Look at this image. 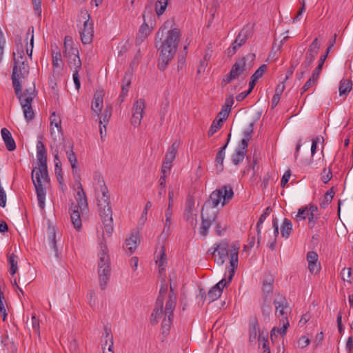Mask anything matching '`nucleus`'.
<instances>
[{"instance_id": "1", "label": "nucleus", "mask_w": 353, "mask_h": 353, "mask_svg": "<svg viewBox=\"0 0 353 353\" xmlns=\"http://www.w3.org/2000/svg\"><path fill=\"white\" fill-rule=\"evenodd\" d=\"M234 196L232 188L229 185H223L221 188L213 191L210 196V200L206 201L201 210V225L199 233L202 236H206L212 223L215 221L218 211L216 208L222 201L221 205L224 206Z\"/></svg>"}, {"instance_id": "2", "label": "nucleus", "mask_w": 353, "mask_h": 353, "mask_svg": "<svg viewBox=\"0 0 353 353\" xmlns=\"http://www.w3.org/2000/svg\"><path fill=\"white\" fill-rule=\"evenodd\" d=\"M37 158L38 168L32 170L31 177L36 190L38 205L43 209L46 194L43 185L50 183V178L47 167V152L43 143L41 141L37 144Z\"/></svg>"}, {"instance_id": "3", "label": "nucleus", "mask_w": 353, "mask_h": 353, "mask_svg": "<svg viewBox=\"0 0 353 353\" xmlns=\"http://www.w3.org/2000/svg\"><path fill=\"white\" fill-rule=\"evenodd\" d=\"M181 35V31L177 28H173L167 31L164 39L159 47L160 52L158 67L159 70H164L174 58Z\"/></svg>"}, {"instance_id": "4", "label": "nucleus", "mask_w": 353, "mask_h": 353, "mask_svg": "<svg viewBox=\"0 0 353 353\" xmlns=\"http://www.w3.org/2000/svg\"><path fill=\"white\" fill-rule=\"evenodd\" d=\"M29 74V65L26 62L22 44L17 49V54L14 52V65L11 80L15 94L21 91V81Z\"/></svg>"}, {"instance_id": "5", "label": "nucleus", "mask_w": 353, "mask_h": 353, "mask_svg": "<svg viewBox=\"0 0 353 353\" xmlns=\"http://www.w3.org/2000/svg\"><path fill=\"white\" fill-rule=\"evenodd\" d=\"M238 250L239 248L233 247L231 250L230 268L228 269L227 278L222 279L208 291L207 294H205V300L208 301L209 303L218 299L221 296L223 288H226L232 281L234 276L235 270L238 267Z\"/></svg>"}, {"instance_id": "6", "label": "nucleus", "mask_w": 353, "mask_h": 353, "mask_svg": "<svg viewBox=\"0 0 353 353\" xmlns=\"http://www.w3.org/2000/svg\"><path fill=\"white\" fill-rule=\"evenodd\" d=\"M162 289L160 290V294L162 293ZM176 304V295L173 292L172 286H170V292L168 296V299L166 301L165 307L164 310V314L165 316H173V312ZM163 299L161 295H159L156 302V307L153 310L151 315V323L156 324L158 323L159 319H160L163 313Z\"/></svg>"}, {"instance_id": "7", "label": "nucleus", "mask_w": 353, "mask_h": 353, "mask_svg": "<svg viewBox=\"0 0 353 353\" xmlns=\"http://www.w3.org/2000/svg\"><path fill=\"white\" fill-rule=\"evenodd\" d=\"M274 304L276 307V314L278 316H281L280 322L282 324V327L279 329L274 327L271 331V339L273 340L274 337L276 336V333L284 336L286 334L287 329L289 327V321L288 320V315L290 313V308L288 305L286 300L280 296L279 299L274 301Z\"/></svg>"}, {"instance_id": "8", "label": "nucleus", "mask_w": 353, "mask_h": 353, "mask_svg": "<svg viewBox=\"0 0 353 353\" xmlns=\"http://www.w3.org/2000/svg\"><path fill=\"white\" fill-rule=\"evenodd\" d=\"M98 273L100 286L102 290L106 287L110 275V259L108 255V248L105 245H101V252L99 254Z\"/></svg>"}, {"instance_id": "9", "label": "nucleus", "mask_w": 353, "mask_h": 353, "mask_svg": "<svg viewBox=\"0 0 353 353\" xmlns=\"http://www.w3.org/2000/svg\"><path fill=\"white\" fill-rule=\"evenodd\" d=\"M20 104L22 107L24 117L27 121L32 120L34 117V113L32 108V103L36 97L34 85L32 88L26 89L23 92H19L16 94Z\"/></svg>"}, {"instance_id": "10", "label": "nucleus", "mask_w": 353, "mask_h": 353, "mask_svg": "<svg viewBox=\"0 0 353 353\" xmlns=\"http://www.w3.org/2000/svg\"><path fill=\"white\" fill-rule=\"evenodd\" d=\"M72 39L66 36L64 40V57L69 67L73 71H79L81 68V61L79 57V50L72 46Z\"/></svg>"}, {"instance_id": "11", "label": "nucleus", "mask_w": 353, "mask_h": 353, "mask_svg": "<svg viewBox=\"0 0 353 353\" xmlns=\"http://www.w3.org/2000/svg\"><path fill=\"white\" fill-rule=\"evenodd\" d=\"M319 49L320 44L319 43L318 39L316 38L310 45L305 54V60L301 64V67L305 69V70H308L310 66L312 65L316 57L317 56Z\"/></svg>"}, {"instance_id": "12", "label": "nucleus", "mask_w": 353, "mask_h": 353, "mask_svg": "<svg viewBox=\"0 0 353 353\" xmlns=\"http://www.w3.org/2000/svg\"><path fill=\"white\" fill-rule=\"evenodd\" d=\"M101 192V196L98 199V207L100 216H106L108 212L112 214V208L110 206V200L109 192L107 188H103Z\"/></svg>"}, {"instance_id": "13", "label": "nucleus", "mask_w": 353, "mask_h": 353, "mask_svg": "<svg viewBox=\"0 0 353 353\" xmlns=\"http://www.w3.org/2000/svg\"><path fill=\"white\" fill-rule=\"evenodd\" d=\"M87 15L88 17L90 18V15L88 13ZM79 32L81 42L84 45L90 44L94 36L93 23L90 21L89 19L85 20L83 23V28Z\"/></svg>"}, {"instance_id": "14", "label": "nucleus", "mask_w": 353, "mask_h": 353, "mask_svg": "<svg viewBox=\"0 0 353 353\" xmlns=\"http://www.w3.org/2000/svg\"><path fill=\"white\" fill-rule=\"evenodd\" d=\"M228 244L227 242H221L220 243H215L212 254L214 255L218 252L219 258L215 259V261L219 265H223L225 261V257L228 255Z\"/></svg>"}, {"instance_id": "15", "label": "nucleus", "mask_w": 353, "mask_h": 353, "mask_svg": "<svg viewBox=\"0 0 353 353\" xmlns=\"http://www.w3.org/2000/svg\"><path fill=\"white\" fill-rule=\"evenodd\" d=\"M155 254V262L159 266V272L160 274H162L165 270V266L168 262L165 246L163 245H161L159 248L156 251Z\"/></svg>"}, {"instance_id": "16", "label": "nucleus", "mask_w": 353, "mask_h": 353, "mask_svg": "<svg viewBox=\"0 0 353 353\" xmlns=\"http://www.w3.org/2000/svg\"><path fill=\"white\" fill-rule=\"evenodd\" d=\"M104 94V91L103 90H97L94 95L91 108L98 117H99L100 112H101L103 106Z\"/></svg>"}, {"instance_id": "17", "label": "nucleus", "mask_w": 353, "mask_h": 353, "mask_svg": "<svg viewBox=\"0 0 353 353\" xmlns=\"http://www.w3.org/2000/svg\"><path fill=\"white\" fill-rule=\"evenodd\" d=\"M78 190L77 192L76 200L77 201V205H74L72 203V206L74 208H79L81 211L85 210L88 208V202L85 193L83 190V188L80 183H79V185L77 188Z\"/></svg>"}, {"instance_id": "18", "label": "nucleus", "mask_w": 353, "mask_h": 353, "mask_svg": "<svg viewBox=\"0 0 353 353\" xmlns=\"http://www.w3.org/2000/svg\"><path fill=\"white\" fill-rule=\"evenodd\" d=\"M231 137V134H228V140L227 142L224 145H223L219 150V152L216 154V157L215 159V163H216V168L217 172H221L223 170V160L225 155V149L228 145V143L230 141Z\"/></svg>"}, {"instance_id": "19", "label": "nucleus", "mask_w": 353, "mask_h": 353, "mask_svg": "<svg viewBox=\"0 0 353 353\" xmlns=\"http://www.w3.org/2000/svg\"><path fill=\"white\" fill-rule=\"evenodd\" d=\"M194 199L192 198L188 199L185 203V209L183 214V218L185 221H190L192 224H194V221H196V219L194 217L195 216V214H194Z\"/></svg>"}, {"instance_id": "20", "label": "nucleus", "mask_w": 353, "mask_h": 353, "mask_svg": "<svg viewBox=\"0 0 353 353\" xmlns=\"http://www.w3.org/2000/svg\"><path fill=\"white\" fill-rule=\"evenodd\" d=\"M1 134L7 150L8 151L14 150L16 148V144L10 132L7 128H3L1 130Z\"/></svg>"}, {"instance_id": "21", "label": "nucleus", "mask_w": 353, "mask_h": 353, "mask_svg": "<svg viewBox=\"0 0 353 353\" xmlns=\"http://www.w3.org/2000/svg\"><path fill=\"white\" fill-rule=\"evenodd\" d=\"M247 148H244L241 144H239L235 150V152L232 157V161L234 165H237L243 161Z\"/></svg>"}, {"instance_id": "22", "label": "nucleus", "mask_w": 353, "mask_h": 353, "mask_svg": "<svg viewBox=\"0 0 353 353\" xmlns=\"http://www.w3.org/2000/svg\"><path fill=\"white\" fill-rule=\"evenodd\" d=\"M245 70V60L243 58L237 61L232 65L230 73L234 75V78H238Z\"/></svg>"}, {"instance_id": "23", "label": "nucleus", "mask_w": 353, "mask_h": 353, "mask_svg": "<svg viewBox=\"0 0 353 353\" xmlns=\"http://www.w3.org/2000/svg\"><path fill=\"white\" fill-rule=\"evenodd\" d=\"M139 243V239L138 232H132L130 236L125 240V244L129 250V254H132L134 251L137 249Z\"/></svg>"}, {"instance_id": "24", "label": "nucleus", "mask_w": 353, "mask_h": 353, "mask_svg": "<svg viewBox=\"0 0 353 353\" xmlns=\"http://www.w3.org/2000/svg\"><path fill=\"white\" fill-rule=\"evenodd\" d=\"M250 35V28L248 27H245L240 31V32L239 33L238 36L236 37V39L233 43H234L235 45H237L238 47L240 48L246 42Z\"/></svg>"}, {"instance_id": "25", "label": "nucleus", "mask_w": 353, "mask_h": 353, "mask_svg": "<svg viewBox=\"0 0 353 353\" xmlns=\"http://www.w3.org/2000/svg\"><path fill=\"white\" fill-rule=\"evenodd\" d=\"M102 222L104 225L105 232L108 236H110L113 232L112 226V214L108 211L106 216H101Z\"/></svg>"}, {"instance_id": "26", "label": "nucleus", "mask_w": 353, "mask_h": 353, "mask_svg": "<svg viewBox=\"0 0 353 353\" xmlns=\"http://www.w3.org/2000/svg\"><path fill=\"white\" fill-rule=\"evenodd\" d=\"M52 57L53 68L61 69L62 68L61 54L57 46H52Z\"/></svg>"}, {"instance_id": "27", "label": "nucleus", "mask_w": 353, "mask_h": 353, "mask_svg": "<svg viewBox=\"0 0 353 353\" xmlns=\"http://www.w3.org/2000/svg\"><path fill=\"white\" fill-rule=\"evenodd\" d=\"M79 209V208H74L73 207L70 208L71 221L74 227L77 230H79L82 225Z\"/></svg>"}, {"instance_id": "28", "label": "nucleus", "mask_w": 353, "mask_h": 353, "mask_svg": "<svg viewBox=\"0 0 353 353\" xmlns=\"http://www.w3.org/2000/svg\"><path fill=\"white\" fill-rule=\"evenodd\" d=\"M352 88V83L349 79H343L339 83V94L340 96L346 95L350 92Z\"/></svg>"}, {"instance_id": "29", "label": "nucleus", "mask_w": 353, "mask_h": 353, "mask_svg": "<svg viewBox=\"0 0 353 353\" xmlns=\"http://www.w3.org/2000/svg\"><path fill=\"white\" fill-rule=\"evenodd\" d=\"M177 150H178V144L176 142H174L168 148L163 161L168 162V163L172 164V161L175 159L176 154L177 153Z\"/></svg>"}, {"instance_id": "30", "label": "nucleus", "mask_w": 353, "mask_h": 353, "mask_svg": "<svg viewBox=\"0 0 353 353\" xmlns=\"http://www.w3.org/2000/svg\"><path fill=\"white\" fill-rule=\"evenodd\" d=\"M254 123H250L249 127L246 128L243 132V138L239 144L243 145L244 148H248V142L252 138L253 134Z\"/></svg>"}, {"instance_id": "31", "label": "nucleus", "mask_w": 353, "mask_h": 353, "mask_svg": "<svg viewBox=\"0 0 353 353\" xmlns=\"http://www.w3.org/2000/svg\"><path fill=\"white\" fill-rule=\"evenodd\" d=\"M292 230V223L290 220L285 219L281 227V234L283 237L288 239Z\"/></svg>"}, {"instance_id": "32", "label": "nucleus", "mask_w": 353, "mask_h": 353, "mask_svg": "<svg viewBox=\"0 0 353 353\" xmlns=\"http://www.w3.org/2000/svg\"><path fill=\"white\" fill-rule=\"evenodd\" d=\"M67 158L71 164L72 173L74 175L77 173V159L74 152H73V145L71 146L70 150L66 151Z\"/></svg>"}, {"instance_id": "33", "label": "nucleus", "mask_w": 353, "mask_h": 353, "mask_svg": "<svg viewBox=\"0 0 353 353\" xmlns=\"http://www.w3.org/2000/svg\"><path fill=\"white\" fill-rule=\"evenodd\" d=\"M48 235L49 244L52 249L54 250L55 256L59 258L58 248L56 241V234L54 228L49 229Z\"/></svg>"}, {"instance_id": "34", "label": "nucleus", "mask_w": 353, "mask_h": 353, "mask_svg": "<svg viewBox=\"0 0 353 353\" xmlns=\"http://www.w3.org/2000/svg\"><path fill=\"white\" fill-rule=\"evenodd\" d=\"M145 108L144 99H140L134 102L132 108V114L137 116H143Z\"/></svg>"}, {"instance_id": "35", "label": "nucleus", "mask_w": 353, "mask_h": 353, "mask_svg": "<svg viewBox=\"0 0 353 353\" xmlns=\"http://www.w3.org/2000/svg\"><path fill=\"white\" fill-rule=\"evenodd\" d=\"M165 226L163 230L161 235H165L167 236L170 232V227L172 225V210H166L165 213Z\"/></svg>"}, {"instance_id": "36", "label": "nucleus", "mask_w": 353, "mask_h": 353, "mask_svg": "<svg viewBox=\"0 0 353 353\" xmlns=\"http://www.w3.org/2000/svg\"><path fill=\"white\" fill-rule=\"evenodd\" d=\"M8 261L10 265V273L14 275L18 270L17 256L13 253L9 254L8 256Z\"/></svg>"}, {"instance_id": "37", "label": "nucleus", "mask_w": 353, "mask_h": 353, "mask_svg": "<svg viewBox=\"0 0 353 353\" xmlns=\"http://www.w3.org/2000/svg\"><path fill=\"white\" fill-rule=\"evenodd\" d=\"M334 192L332 188L327 190V192L325 194L323 199L320 202L321 208H325L331 203V201L334 197Z\"/></svg>"}, {"instance_id": "38", "label": "nucleus", "mask_w": 353, "mask_h": 353, "mask_svg": "<svg viewBox=\"0 0 353 353\" xmlns=\"http://www.w3.org/2000/svg\"><path fill=\"white\" fill-rule=\"evenodd\" d=\"M272 211V208L270 207H268L265 212L261 215L259 217V219L256 224V232L258 235V243H259V234L261 233V225L264 222V221L266 219L267 216L270 214V212Z\"/></svg>"}, {"instance_id": "39", "label": "nucleus", "mask_w": 353, "mask_h": 353, "mask_svg": "<svg viewBox=\"0 0 353 353\" xmlns=\"http://www.w3.org/2000/svg\"><path fill=\"white\" fill-rule=\"evenodd\" d=\"M150 32L151 29L147 23H143L139 28L137 39L143 41L150 34Z\"/></svg>"}, {"instance_id": "40", "label": "nucleus", "mask_w": 353, "mask_h": 353, "mask_svg": "<svg viewBox=\"0 0 353 353\" xmlns=\"http://www.w3.org/2000/svg\"><path fill=\"white\" fill-rule=\"evenodd\" d=\"M168 0H158L155 4V11L158 16L161 15L165 10Z\"/></svg>"}, {"instance_id": "41", "label": "nucleus", "mask_w": 353, "mask_h": 353, "mask_svg": "<svg viewBox=\"0 0 353 353\" xmlns=\"http://www.w3.org/2000/svg\"><path fill=\"white\" fill-rule=\"evenodd\" d=\"M259 332V329L257 323H254L250 325L249 330V341L250 343H254L256 341Z\"/></svg>"}, {"instance_id": "42", "label": "nucleus", "mask_w": 353, "mask_h": 353, "mask_svg": "<svg viewBox=\"0 0 353 353\" xmlns=\"http://www.w3.org/2000/svg\"><path fill=\"white\" fill-rule=\"evenodd\" d=\"M50 125L51 126L54 125L58 130V132H61V120L59 115L56 114L55 112H53L50 117Z\"/></svg>"}, {"instance_id": "43", "label": "nucleus", "mask_w": 353, "mask_h": 353, "mask_svg": "<svg viewBox=\"0 0 353 353\" xmlns=\"http://www.w3.org/2000/svg\"><path fill=\"white\" fill-rule=\"evenodd\" d=\"M33 33H34V28L32 27H30L28 29V31L26 32V39H28L29 36H30V45H31V49H28L27 48L26 50V52H27V54L31 57H32V48H33V44H34V35H33Z\"/></svg>"}, {"instance_id": "44", "label": "nucleus", "mask_w": 353, "mask_h": 353, "mask_svg": "<svg viewBox=\"0 0 353 353\" xmlns=\"http://www.w3.org/2000/svg\"><path fill=\"white\" fill-rule=\"evenodd\" d=\"M309 214H308V208L307 207L303 208H300L298 211L297 214L296 215L295 219L296 221H300L302 220H305V219H309Z\"/></svg>"}, {"instance_id": "45", "label": "nucleus", "mask_w": 353, "mask_h": 353, "mask_svg": "<svg viewBox=\"0 0 353 353\" xmlns=\"http://www.w3.org/2000/svg\"><path fill=\"white\" fill-rule=\"evenodd\" d=\"M173 321V316H165L162 322V330L163 334L169 332L171 324Z\"/></svg>"}, {"instance_id": "46", "label": "nucleus", "mask_w": 353, "mask_h": 353, "mask_svg": "<svg viewBox=\"0 0 353 353\" xmlns=\"http://www.w3.org/2000/svg\"><path fill=\"white\" fill-rule=\"evenodd\" d=\"M123 84L121 87V97H125L128 92V89L131 83V81L130 77L128 78L127 76H125L123 78Z\"/></svg>"}, {"instance_id": "47", "label": "nucleus", "mask_w": 353, "mask_h": 353, "mask_svg": "<svg viewBox=\"0 0 353 353\" xmlns=\"http://www.w3.org/2000/svg\"><path fill=\"white\" fill-rule=\"evenodd\" d=\"M318 81L315 80L314 77H310L303 86L301 94H303L305 92L309 90L311 88L316 85Z\"/></svg>"}, {"instance_id": "48", "label": "nucleus", "mask_w": 353, "mask_h": 353, "mask_svg": "<svg viewBox=\"0 0 353 353\" xmlns=\"http://www.w3.org/2000/svg\"><path fill=\"white\" fill-rule=\"evenodd\" d=\"M223 119H219L217 121H214L208 132V136H212L215 132H216L220 128Z\"/></svg>"}, {"instance_id": "49", "label": "nucleus", "mask_w": 353, "mask_h": 353, "mask_svg": "<svg viewBox=\"0 0 353 353\" xmlns=\"http://www.w3.org/2000/svg\"><path fill=\"white\" fill-rule=\"evenodd\" d=\"M169 107V102L165 101V103H162L160 110H159V115H160V119H161V125L162 124L163 121L165 119V117L168 112Z\"/></svg>"}, {"instance_id": "50", "label": "nucleus", "mask_w": 353, "mask_h": 353, "mask_svg": "<svg viewBox=\"0 0 353 353\" xmlns=\"http://www.w3.org/2000/svg\"><path fill=\"white\" fill-rule=\"evenodd\" d=\"M317 211V207L314 205H311L310 208H308V214L309 216V225L310 228L314 227L315 224L314 221V212Z\"/></svg>"}, {"instance_id": "51", "label": "nucleus", "mask_w": 353, "mask_h": 353, "mask_svg": "<svg viewBox=\"0 0 353 353\" xmlns=\"http://www.w3.org/2000/svg\"><path fill=\"white\" fill-rule=\"evenodd\" d=\"M32 327L34 332L38 335H40L39 319L35 314L32 316Z\"/></svg>"}, {"instance_id": "52", "label": "nucleus", "mask_w": 353, "mask_h": 353, "mask_svg": "<svg viewBox=\"0 0 353 353\" xmlns=\"http://www.w3.org/2000/svg\"><path fill=\"white\" fill-rule=\"evenodd\" d=\"M94 180L97 182V185L100 188V191L103 190V188H107L105 185V182L103 180V178L101 173L99 172H94Z\"/></svg>"}, {"instance_id": "53", "label": "nucleus", "mask_w": 353, "mask_h": 353, "mask_svg": "<svg viewBox=\"0 0 353 353\" xmlns=\"http://www.w3.org/2000/svg\"><path fill=\"white\" fill-rule=\"evenodd\" d=\"M112 108L110 106H106L105 109L103 112V121L100 120L99 123L101 125L103 122L108 123L111 117Z\"/></svg>"}, {"instance_id": "54", "label": "nucleus", "mask_w": 353, "mask_h": 353, "mask_svg": "<svg viewBox=\"0 0 353 353\" xmlns=\"http://www.w3.org/2000/svg\"><path fill=\"white\" fill-rule=\"evenodd\" d=\"M267 70V66L265 64H263L261 65L256 71L252 75V77H254V79H259L261 78L265 71Z\"/></svg>"}, {"instance_id": "55", "label": "nucleus", "mask_w": 353, "mask_h": 353, "mask_svg": "<svg viewBox=\"0 0 353 353\" xmlns=\"http://www.w3.org/2000/svg\"><path fill=\"white\" fill-rule=\"evenodd\" d=\"M308 269L310 273L317 274L321 270L320 263H318L317 262L308 263Z\"/></svg>"}, {"instance_id": "56", "label": "nucleus", "mask_w": 353, "mask_h": 353, "mask_svg": "<svg viewBox=\"0 0 353 353\" xmlns=\"http://www.w3.org/2000/svg\"><path fill=\"white\" fill-rule=\"evenodd\" d=\"M297 343H298V346L300 348H304V347H307L310 344V339L307 336H302L298 340Z\"/></svg>"}, {"instance_id": "57", "label": "nucleus", "mask_w": 353, "mask_h": 353, "mask_svg": "<svg viewBox=\"0 0 353 353\" xmlns=\"http://www.w3.org/2000/svg\"><path fill=\"white\" fill-rule=\"evenodd\" d=\"M342 278L344 281L351 282L352 278V272L350 268H344L341 272Z\"/></svg>"}, {"instance_id": "58", "label": "nucleus", "mask_w": 353, "mask_h": 353, "mask_svg": "<svg viewBox=\"0 0 353 353\" xmlns=\"http://www.w3.org/2000/svg\"><path fill=\"white\" fill-rule=\"evenodd\" d=\"M307 261L308 263L318 261V254L313 251L308 252L307 253Z\"/></svg>"}, {"instance_id": "59", "label": "nucleus", "mask_w": 353, "mask_h": 353, "mask_svg": "<svg viewBox=\"0 0 353 353\" xmlns=\"http://www.w3.org/2000/svg\"><path fill=\"white\" fill-rule=\"evenodd\" d=\"M332 177V173L330 170H326L325 169L323 171V176L321 180L324 183H327Z\"/></svg>"}, {"instance_id": "60", "label": "nucleus", "mask_w": 353, "mask_h": 353, "mask_svg": "<svg viewBox=\"0 0 353 353\" xmlns=\"http://www.w3.org/2000/svg\"><path fill=\"white\" fill-rule=\"evenodd\" d=\"M142 119L143 116H137L132 114L131 118V124L135 128L138 127L141 125Z\"/></svg>"}, {"instance_id": "61", "label": "nucleus", "mask_w": 353, "mask_h": 353, "mask_svg": "<svg viewBox=\"0 0 353 353\" xmlns=\"http://www.w3.org/2000/svg\"><path fill=\"white\" fill-rule=\"evenodd\" d=\"M263 341V353H270V347H268V340L267 339H265V337H262L261 336V334H259V341Z\"/></svg>"}, {"instance_id": "62", "label": "nucleus", "mask_w": 353, "mask_h": 353, "mask_svg": "<svg viewBox=\"0 0 353 353\" xmlns=\"http://www.w3.org/2000/svg\"><path fill=\"white\" fill-rule=\"evenodd\" d=\"M6 204V194L2 186H0V206L4 208Z\"/></svg>"}, {"instance_id": "63", "label": "nucleus", "mask_w": 353, "mask_h": 353, "mask_svg": "<svg viewBox=\"0 0 353 353\" xmlns=\"http://www.w3.org/2000/svg\"><path fill=\"white\" fill-rule=\"evenodd\" d=\"M291 176V171L290 170H288L283 175L281 181V185L282 187H284L286 183L289 181V179Z\"/></svg>"}, {"instance_id": "64", "label": "nucleus", "mask_w": 353, "mask_h": 353, "mask_svg": "<svg viewBox=\"0 0 353 353\" xmlns=\"http://www.w3.org/2000/svg\"><path fill=\"white\" fill-rule=\"evenodd\" d=\"M73 80L76 89L79 90L81 88V83L79 80V71H73Z\"/></svg>"}]
</instances>
